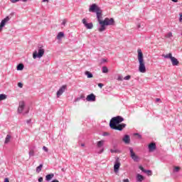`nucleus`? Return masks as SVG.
Instances as JSON below:
<instances>
[{
	"label": "nucleus",
	"mask_w": 182,
	"mask_h": 182,
	"mask_svg": "<svg viewBox=\"0 0 182 182\" xmlns=\"http://www.w3.org/2000/svg\"><path fill=\"white\" fill-rule=\"evenodd\" d=\"M43 149L44 150V151H46V153H48V151H49V149H48V147L46 146H43Z\"/></svg>",
	"instance_id": "2f4dec72"
},
{
	"label": "nucleus",
	"mask_w": 182,
	"mask_h": 182,
	"mask_svg": "<svg viewBox=\"0 0 182 182\" xmlns=\"http://www.w3.org/2000/svg\"><path fill=\"white\" fill-rule=\"evenodd\" d=\"M81 146L83 147L85 146V144H82Z\"/></svg>",
	"instance_id": "8fccbe9b"
},
{
	"label": "nucleus",
	"mask_w": 182,
	"mask_h": 182,
	"mask_svg": "<svg viewBox=\"0 0 182 182\" xmlns=\"http://www.w3.org/2000/svg\"><path fill=\"white\" fill-rule=\"evenodd\" d=\"M132 78V76L130 75H127L125 77H124V80H130Z\"/></svg>",
	"instance_id": "7c9ffc66"
},
{
	"label": "nucleus",
	"mask_w": 182,
	"mask_h": 182,
	"mask_svg": "<svg viewBox=\"0 0 182 182\" xmlns=\"http://www.w3.org/2000/svg\"><path fill=\"white\" fill-rule=\"evenodd\" d=\"M102 136H110V134H109V132H104L103 134H102Z\"/></svg>",
	"instance_id": "f704fd0d"
},
{
	"label": "nucleus",
	"mask_w": 182,
	"mask_h": 182,
	"mask_svg": "<svg viewBox=\"0 0 182 182\" xmlns=\"http://www.w3.org/2000/svg\"><path fill=\"white\" fill-rule=\"evenodd\" d=\"M64 36H65V33H63V32H60L57 36V38L61 39V38H63Z\"/></svg>",
	"instance_id": "4be33fe9"
},
{
	"label": "nucleus",
	"mask_w": 182,
	"mask_h": 182,
	"mask_svg": "<svg viewBox=\"0 0 182 182\" xmlns=\"http://www.w3.org/2000/svg\"><path fill=\"white\" fill-rule=\"evenodd\" d=\"M23 109H25V102L20 101L18 104V113H22V112H23Z\"/></svg>",
	"instance_id": "1a4fd4ad"
},
{
	"label": "nucleus",
	"mask_w": 182,
	"mask_h": 182,
	"mask_svg": "<svg viewBox=\"0 0 182 182\" xmlns=\"http://www.w3.org/2000/svg\"><path fill=\"white\" fill-rule=\"evenodd\" d=\"M138 61L139 63V71L141 73H146V63H144V57L143 55V52H141V50L138 49Z\"/></svg>",
	"instance_id": "7ed1b4c3"
},
{
	"label": "nucleus",
	"mask_w": 182,
	"mask_h": 182,
	"mask_svg": "<svg viewBox=\"0 0 182 182\" xmlns=\"http://www.w3.org/2000/svg\"><path fill=\"white\" fill-rule=\"evenodd\" d=\"M51 182H59V181H58V180L55 179V180H53V181H51Z\"/></svg>",
	"instance_id": "49530a36"
},
{
	"label": "nucleus",
	"mask_w": 182,
	"mask_h": 182,
	"mask_svg": "<svg viewBox=\"0 0 182 182\" xmlns=\"http://www.w3.org/2000/svg\"><path fill=\"white\" fill-rule=\"evenodd\" d=\"M156 102H160V99L159 98H156Z\"/></svg>",
	"instance_id": "09e8293b"
},
{
	"label": "nucleus",
	"mask_w": 182,
	"mask_h": 182,
	"mask_svg": "<svg viewBox=\"0 0 182 182\" xmlns=\"http://www.w3.org/2000/svg\"><path fill=\"white\" fill-rule=\"evenodd\" d=\"M172 2H178V0H171Z\"/></svg>",
	"instance_id": "a18cd8bd"
},
{
	"label": "nucleus",
	"mask_w": 182,
	"mask_h": 182,
	"mask_svg": "<svg viewBox=\"0 0 182 182\" xmlns=\"http://www.w3.org/2000/svg\"><path fill=\"white\" fill-rule=\"evenodd\" d=\"M109 72V69L107 68V67L104 66L102 67V73H107Z\"/></svg>",
	"instance_id": "393cba45"
},
{
	"label": "nucleus",
	"mask_w": 182,
	"mask_h": 182,
	"mask_svg": "<svg viewBox=\"0 0 182 182\" xmlns=\"http://www.w3.org/2000/svg\"><path fill=\"white\" fill-rule=\"evenodd\" d=\"M110 151H111V153H116V151L113 150V149H111Z\"/></svg>",
	"instance_id": "37998d69"
},
{
	"label": "nucleus",
	"mask_w": 182,
	"mask_h": 182,
	"mask_svg": "<svg viewBox=\"0 0 182 182\" xmlns=\"http://www.w3.org/2000/svg\"><path fill=\"white\" fill-rule=\"evenodd\" d=\"M171 61L172 62L173 66H177L179 63L177 58H176L174 57L171 58Z\"/></svg>",
	"instance_id": "ddd939ff"
},
{
	"label": "nucleus",
	"mask_w": 182,
	"mask_h": 182,
	"mask_svg": "<svg viewBox=\"0 0 182 182\" xmlns=\"http://www.w3.org/2000/svg\"><path fill=\"white\" fill-rule=\"evenodd\" d=\"M104 85L102 83H99L98 84V87H100V89H102V87H103Z\"/></svg>",
	"instance_id": "58836bf2"
},
{
	"label": "nucleus",
	"mask_w": 182,
	"mask_h": 182,
	"mask_svg": "<svg viewBox=\"0 0 182 182\" xmlns=\"http://www.w3.org/2000/svg\"><path fill=\"white\" fill-rule=\"evenodd\" d=\"M122 141H124L125 144H129L130 143V136L124 135V136L122 138Z\"/></svg>",
	"instance_id": "f8f14e48"
},
{
	"label": "nucleus",
	"mask_w": 182,
	"mask_h": 182,
	"mask_svg": "<svg viewBox=\"0 0 182 182\" xmlns=\"http://www.w3.org/2000/svg\"><path fill=\"white\" fill-rule=\"evenodd\" d=\"M138 28H140V24L138 25Z\"/></svg>",
	"instance_id": "3c124183"
},
{
	"label": "nucleus",
	"mask_w": 182,
	"mask_h": 182,
	"mask_svg": "<svg viewBox=\"0 0 182 182\" xmlns=\"http://www.w3.org/2000/svg\"><path fill=\"white\" fill-rule=\"evenodd\" d=\"M18 87H23V84H22V82H18Z\"/></svg>",
	"instance_id": "e433bc0d"
},
{
	"label": "nucleus",
	"mask_w": 182,
	"mask_h": 182,
	"mask_svg": "<svg viewBox=\"0 0 182 182\" xmlns=\"http://www.w3.org/2000/svg\"><path fill=\"white\" fill-rule=\"evenodd\" d=\"M164 58H166V59H171V58H173V55L171 53H168V54H166Z\"/></svg>",
	"instance_id": "a878e982"
},
{
	"label": "nucleus",
	"mask_w": 182,
	"mask_h": 182,
	"mask_svg": "<svg viewBox=\"0 0 182 182\" xmlns=\"http://www.w3.org/2000/svg\"><path fill=\"white\" fill-rule=\"evenodd\" d=\"M17 70H23V64H18L17 66Z\"/></svg>",
	"instance_id": "5701e85b"
},
{
	"label": "nucleus",
	"mask_w": 182,
	"mask_h": 182,
	"mask_svg": "<svg viewBox=\"0 0 182 182\" xmlns=\"http://www.w3.org/2000/svg\"><path fill=\"white\" fill-rule=\"evenodd\" d=\"M43 2H49V0H43Z\"/></svg>",
	"instance_id": "de8ad7c7"
},
{
	"label": "nucleus",
	"mask_w": 182,
	"mask_h": 182,
	"mask_svg": "<svg viewBox=\"0 0 182 182\" xmlns=\"http://www.w3.org/2000/svg\"><path fill=\"white\" fill-rule=\"evenodd\" d=\"M29 156H35V151H33V149L30 150Z\"/></svg>",
	"instance_id": "cd10ccee"
},
{
	"label": "nucleus",
	"mask_w": 182,
	"mask_h": 182,
	"mask_svg": "<svg viewBox=\"0 0 182 182\" xmlns=\"http://www.w3.org/2000/svg\"><path fill=\"white\" fill-rule=\"evenodd\" d=\"M9 141H11V135L7 134L4 143L5 144H8Z\"/></svg>",
	"instance_id": "6ab92c4d"
},
{
	"label": "nucleus",
	"mask_w": 182,
	"mask_h": 182,
	"mask_svg": "<svg viewBox=\"0 0 182 182\" xmlns=\"http://www.w3.org/2000/svg\"><path fill=\"white\" fill-rule=\"evenodd\" d=\"M67 87H68L66 85H63L57 92V97H60V96L63 95L65 90H66Z\"/></svg>",
	"instance_id": "0eeeda50"
},
{
	"label": "nucleus",
	"mask_w": 182,
	"mask_h": 182,
	"mask_svg": "<svg viewBox=\"0 0 182 182\" xmlns=\"http://www.w3.org/2000/svg\"><path fill=\"white\" fill-rule=\"evenodd\" d=\"M9 16H6L4 19H3L0 23V32L2 31V28L6 25V22H9Z\"/></svg>",
	"instance_id": "6e6552de"
},
{
	"label": "nucleus",
	"mask_w": 182,
	"mask_h": 182,
	"mask_svg": "<svg viewBox=\"0 0 182 182\" xmlns=\"http://www.w3.org/2000/svg\"><path fill=\"white\" fill-rule=\"evenodd\" d=\"M38 181H39V182H43V178L40 177V178H38Z\"/></svg>",
	"instance_id": "ea45409f"
},
{
	"label": "nucleus",
	"mask_w": 182,
	"mask_h": 182,
	"mask_svg": "<svg viewBox=\"0 0 182 182\" xmlns=\"http://www.w3.org/2000/svg\"><path fill=\"white\" fill-rule=\"evenodd\" d=\"M104 144H105L104 140L99 141L97 143V147H98V149H100V147H103Z\"/></svg>",
	"instance_id": "dca6fc26"
},
{
	"label": "nucleus",
	"mask_w": 182,
	"mask_h": 182,
	"mask_svg": "<svg viewBox=\"0 0 182 182\" xmlns=\"http://www.w3.org/2000/svg\"><path fill=\"white\" fill-rule=\"evenodd\" d=\"M6 99V95L4 94L0 95V102H2V100H5Z\"/></svg>",
	"instance_id": "b1692460"
},
{
	"label": "nucleus",
	"mask_w": 182,
	"mask_h": 182,
	"mask_svg": "<svg viewBox=\"0 0 182 182\" xmlns=\"http://www.w3.org/2000/svg\"><path fill=\"white\" fill-rule=\"evenodd\" d=\"M82 22L83 25H85V26L86 25H87V21L86 20V18H83V19L82 20Z\"/></svg>",
	"instance_id": "c756f323"
},
{
	"label": "nucleus",
	"mask_w": 182,
	"mask_h": 182,
	"mask_svg": "<svg viewBox=\"0 0 182 182\" xmlns=\"http://www.w3.org/2000/svg\"><path fill=\"white\" fill-rule=\"evenodd\" d=\"M42 167H43V164H40L39 166L36 168V173H41V171H42Z\"/></svg>",
	"instance_id": "412c9836"
},
{
	"label": "nucleus",
	"mask_w": 182,
	"mask_h": 182,
	"mask_svg": "<svg viewBox=\"0 0 182 182\" xmlns=\"http://www.w3.org/2000/svg\"><path fill=\"white\" fill-rule=\"evenodd\" d=\"M85 26L87 29H92L93 28V23H87V24H85Z\"/></svg>",
	"instance_id": "aec40b11"
},
{
	"label": "nucleus",
	"mask_w": 182,
	"mask_h": 182,
	"mask_svg": "<svg viewBox=\"0 0 182 182\" xmlns=\"http://www.w3.org/2000/svg\"><path fill=\"white\" fill-rule=\"evenodd\" d=\"M4 182H9V178H6L4 179Z\"/></svg>",
	"instance_id": "79ce46f5"
},
{
	"label": "nucleus",
	"mask_w": 182,
	"mask_h": 182,
	"mask_svg": "<svg viewBox=\"0 0 182 182\" xmlns=\"http://www.w3.org/2000/svg\"><path fill=\"white\" fill-rule=\"evenodd\" d=\"M89 12H95L97 15V19H100V16L103 15V11H102L100 7H99L96 4H93L90 6Z\"/></svg>",
	"instance_id": "20e7f679"
},
{
	"label": "nucleus",
	"mask_w": 182,
	"mask_h": 182,
	"mask_svg": "<svg viewBox=\"0 0 182 182\" xmlns=\"http://www.w3.org/2000/svg\"><path fill=\"white\" fill-rule=\"evenodd\" d=\"M136 180L137 181H143V180H144V176H143L142 175L140 174H137L136 175Z\"/></svg>",
	"instance_id": "f3484780"
},
{
	"label": "nucleus",
	"mask_w": 182,
	"mask_h": 182,
	"mask_svg": "<svg viewBox=\"0 0 182 182\" xmlns=\"http://www.w3.org/2000/svg\"><path fill=\"white\" fill-rule=\"evenodd\" d=\"M86 100H87V102H95L96 101V95L94 94H90L87 96Z\"/></svg>",
	"instance_id": "9d476101"
},
{
	"label": "nucleus",
	"mask_w": 182,
	"mask_h": 182,
	"mask_svg": "<svg viewBox=\"0 0 182 182\" xmlns=\"http://www.w3.org/2000/svg\"><path fill=\"white\" fill-rule=\"evenodd\" d=\"M119 168H120V163L117 162L114 166V173H117V171H119Z\"/></svg>",
	"instance_id": "4468645a"
},
{
	"label": "nucleus",
	"mask_w": 182,
	"mask_h": 182,
	"mask_svg": "<svg viewBox=\"0 0 182 182\" xmlns=\"http://www.w3.org/2000/svg\"><path fill=\"white\" fill-rule=\"evenodd\" d=\"M122 122H124V118L122 116L114 117L109 122V127L112 130H119V132H122V130L126 127V124H120Z\"/></svg>",
	"instance_id": "f257e3e1"
},
{
	"label": "nucleus",
	"mask_w": 182,
	"mask_h": 182,
	"mask_svg": "<svg viewBox=\"0 0 182 182\" xmlns=\"http://www.w3.org/2000/svg\"><path fill=\"white\" fill-rule=\"evenodd\" d=\"M117 80H123V77L122 76L118 77Z\"/></svg>",
	"instance_id": "a19ab883"
},
{
	"label": "nucleus",
	"mask_w": 182,
	"mask_h": 182,
	"mask_svg": "<svg viewBox=\"0 0 182 182\" xmlns=\"http://www.w3.org/2000/svg\"><path fill=\"white\" fill-rule=\"evenodd\" d=\"M54 176H55V174H53V173H50V174L47 175L46 176V181H50V180L52 178H53Z\"/></svg>",
	"instance_id": "2eb2a0df"
},
{
	"label": "nucleus",
	"mask_w": 182,
	"mask_h": 182,
	"mask_svg": "<svg viewBox=\"0 0 182 182\" xmlns=\"http://www.w3.org/2000/svg\"><path fill=\"white\" fill-rule=\"evenodd\" d=\"M129 151H130V156L134 161H139V156L136 155V153H134V151H133V148H129Z\"/></svg>",
	"instance_id": "423d86ee"
},
{
	"label": "nucleus",
	"mask_w": 182,
	"mask_h": 182,
	"mask_svg": "<svg viewBox=\"0 0 182 182\" xmlns=\"http://www.w3.org/2000/svg\"><path fill=\"white\" fill-rule=\"evenodd\" d=\"M66 22H68V21H66V19H63L62 22V25L65 26V25H66Z\"/></svg>",
	"instance_id": "72a5a7b5"
},
{
	"label": "nucleus",
	"mask_w": 182,
	"mask_h": 182,
	"mask_svg": "<svg viewBox=\"0 0 182 182\" xmlns=\"http://www.w3.org/2000/svg\"><path fill=\"white\" fill-rule=\"evenodd\" d=\"M139 170H141V171H143L144 173H145V171H146L144 168H143V166H139Z\"/></svg>",
	"instance_id": "473e14b6"
},
{
	"label": "nucleus",
	"mask_w": 182,
	"mask_h": 182,
	"mask_svg": "<svg viewBox=\"0 0 182 182\" xmlns=\"http://www.w3.org/2000/svg\"><path fill=\"white\" fill-rule=\"evenodd\" d=\"M45 55V49L43 48L40 47L38 48V51H34L33 53V59H36V58H38L41 59Z\"/></svg>",
	"instance_id": "39448f33"
},
{
	"label": "nucleus",
	"mask_w": 182,
	"mask_h": 182,
	"mask_svg": "<svg viewBox=\"0 0 182 182\" xmlns=\"http://www.w3.org/2000/svg\"><path fill=\"white\" fill-rule=\"evenodd\" d=\"M148 149H149V151H154V150H156V143L152 142V143L149 144L148 146Z\"/></svg>",
	"instance_id": "9b49d317"
},
{
	"label": "nucleus",
	"mask_w": 182,
	"mask_h": 182,
	"mask_svg": "<svg viewBox=\"0 0 182 182\" xmlns=\"http://www.w3.org/2000/svg\"><path fill=\"white\" fill-rule=\"evenodd\" d=\"M145 173H146L148 176H151V171H146Z\"/></svg>",
	"instance_id": "c9c22d12"
},
{
	"label": "nucleus",
	"mask_w": 182,
	"mask_h": 182,
	"mask_svg": "<svg viewBox=\"0 0 182 182\" xmlns=\"http://www.w3.org/2000/svg\"><path fill=\"white\" fill-rule=\"evenodd\" d=\"M103 19V14L97 18V21L100 25V28H98L99 32H103L106 31V26H113L114 25V18H105Z\"/></svg>",
	"instance_id": "f03ea898"
},
{
	"label": "nucleus",
	"mask_w": 182,
	"mask_h": 182,
	"mask_svg": "<svg viewBox=\"0 0 182 182\" xmlns=\"http://www.w3.org/2000/svg\"><path fill=\"white\" fill-rule=\"evenodd\" d=\"M171 36H173V33L169 32L166 35L165 38H171Z\"/></svg>",
	"instance_id": "c85d7f7f"
},
{
	"label": "nucleus",
	"mask_w": 182,
	"mask_h": 182,
	"mask_svg": "<svg viewBox=\"0 0 182 182\" xmlns=\"http://www.w3.org/2000/svg\"><path fill=\"white\" fill-rule=\"evenodd\" d=\"M123 182H129V179H124Z\"/></svg>",
	"instance_id": "c03bdc74"
},
{
	"label": "nucleus",
	"mask_w": 182,
	"mask_h": 182,
	"mask_svg": "<svg viewBox=\"0 0 182 182\" xmlns=\"http://www.w3.org/2000/svg\"><path fill=\"white\" fill-rule=\"evenodd\" d=\"M85 75H86V76H87V77H88V79L93 77V74H92V73H90L89 71H85Z\"/></svg>",
	"instance_id": "a211bd4d"
},
{
	"label": "nucleus",
	"mask_w": 182,
	"mask_h": 182,
	"mask_svg": "<svg viewBox=\"0 0 182 182\" xmlns=\"http://www.w3.org/2000/svg\"><path fill=\"white\" fill-rule=\"evenodd\" d=\"M103 152V149L100 151V153H102Z\"/></svg>",
	"instance_id": "603ef678"
},
{
	"label": "nucleus",
	"mask_w": 182,
	"mask_h": 182,
	"mask_svg": "<svg viewBox=\"0 0 182 182\" xmlns=\"http://www.w3.org/2000/svg\"><path fill=\"white\" fill-rule=\"evenodd\" d=\"M173 171L178 173V171H180V166H174Z\"/></svg>",
	"instance_id": "bb28decb"
},
{
	"label": "nucleus",
	"mask_w": 182,
	"mask_h": 182,
	"mask_svg": "<svg viewBox=\"0 0 182 182\" xmlns=\"http://www.w3.org/2000/svg\"><path fill=\"white\" fill-rule=\"evenodd\" d=\"M134 136H137V137H139V139H141V135H140L138 133L134 134Z\"/></svg>",
	"instance_id": "4c0bfd02"
}]
</instances>
